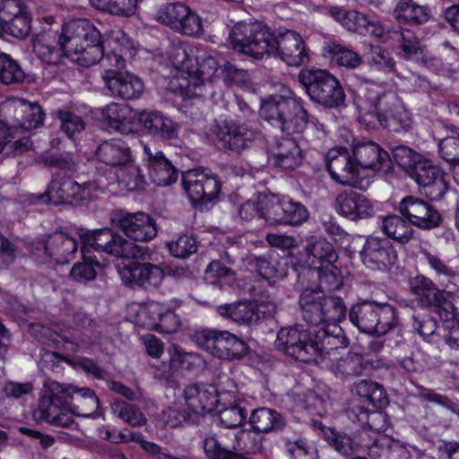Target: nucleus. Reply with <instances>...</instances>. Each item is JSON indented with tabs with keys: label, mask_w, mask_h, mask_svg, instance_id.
Returning <instances> with one entry per match:
<instances>
[{
	"label": "nucleus",
	"mask_w": 459,
	"mask_h": 459,
	"mask_svg": "<svg viewBox=\"0 0 459 459\" xmlns=\"http://www.w3.org/2000/svg\"><path fill=\"white\" fill-rule=\"evenodd\" d=\"M145 313L153 314L152 324L156 325L157 328L165 333H176L180 327V319L179 316L172 310L168 309L165 312H162V309L160 306L154 305L149 307Z\"/></svg>",
	"instance_id": "09e8293b"
},
{
	"label": "nucleus",
	"mask_w": 459,
	"mask_h": 459,
	"mask_svg": "<svg viewBox=\"0 0 459 459\" xmlns=\"http://www.w3.org/2000/svg\"><path fill=\"white\" fill-rule=\"evenodd\" d=\"M39 30L34 35L32 45L37 56L49 65H57L63 58L65 24L52 15L40 19Z\"/></svg>",
	"instance_id": "9b49d317"
},
{
	"label": "nucleus",
	"mask_w": 459,
	"mask_h": 459,
	"mask_svg": "<svg viewBox=\"0 0 459 459\" xmlns=\"http://www.w3.org/2000/svg\"><path fill=\"white\" fill-rule=\"evenodd\" d=\"M298 80L315 103L327 108L344 105V90L340 81L327 70L302 69Z\"/></svg>",
	"instance_id": "423d86ee"
},
{
	"label": "nucleus",
	"mask_w": 459,
	"mask_h": 459,
	"mask_svg": "<svg viewBox=\"0 0 459 459\" xmlns=\"http://www.w3.org/2000/svg\"><path fill=\"white\" fill-rule=\"evenodd\" d=\"M355 202H359V193L353 190H344L335 197L334 207L340 215L352 221Z\"/></svg>",
	"instance_id": "e2e57ef3"
},
{
	"label": "nucleus",
	"mask_w": 459,
	"mask_h": 459,
	"mask_svg": "<svg viewBox=\"0 0 459 459\" xmlns=\"http://www.w3.org/2000/svg\"><path fill=\"white\" fill-rule=\"evenodd\" d=\"M247 416V410L235 404L221 410L219 413V420L221 425L227 429H236L245 422Z\"/></svg>",
	"instance_id": "680f3d73"
},
{
	"label": "nucleus",
	"mask_w": 459,
	"mask_h": 459,
	"mask_svg": "<svg viewBox=\"0 0 459 459\" xmlns=\"http://www.w3.org/2000/svg\"><path fill=\"white\" fill-rule=\"evenodd\" d=\"M103 80L110 95L123 100L139 98L143 91V82L136 75L126 71L105 70Z\"/></svg>",
	"instance_id": "a878e982"
},
{
	"label": "nucleus",
	"mask_w": 459,
	"mask_h": 459,
	"mask_svg": "<svg viewBox=\"0 0 459 459\" xmlns=\"http://www.w3.org/2000/svg\"><path fill=\"white\" fill-rule=\"evenodd\" d=\"M82 245L92 247L98 252L120 258H135L142 255V247L110 228L89 230L81 235Z\"/></svg>",
	"instance_id": "f8f14e48"
},
{
	"label": "nucleus",
	"mask_w": 459,
	"mask_h": 459,
	"mask_svg": "<svg viewBox=\"0 0 459 459\" xmlns=\"http://www.w3.org/2000/svg\"><path fill=\"white\" fill-rule=\"evenodd\" d=\"M43 247V254L57 263L66 262L78 248L75 238L62 231L40 235L38 242Z\"/></svg>",
	"instance_id": "c756f323"
},
{
	"label": "nucleus",
	"mask_w": 459,
	"mask_h": 459,
	"mask_svg": "<svg viewBox=\"0 0 459 459\" xmlns=\"http://www.w3.org/2000/svg\"><path fill=\"white\" fill-rule=\"evenodd\" d=\"M288 459H318V451L304 436L299 426L292 424L281 437Z\"/></svg>",
	"instance_id": "473e14b6"
},
{
	"label": "nucleus",
	"mask_w": 459,
	"mask_h": 459,
	"mask_svg": "<svg viewBox=\"0 0 459 459\" xmlns=\"http://www.w3.org/2000/svg\"><path fill=\"white\" fill-rule=\"evenodd\" d=\"M393 160L408 175L423 157L405 145H397L392 149Z\"/></svg>",
	"instance_id": "5fc2aeb1"
},
{
	"label": "nucleus",
	"mask_w": 459,
	"mask_h": 459,
	"mask_svg": "<svg viewBox=\"0 0 459 459\" xmlns=\"http://www.w3.org/2000/svg\"><path fill=\"white\" fill-rule=\"evenodd\" d=\"M218 313L226 318L239 325L256 324L266 315L272 316L276 311V305L271 302H260L245 300L231 304L221 305L217 307Z\"/></svg>",
	"instance_id": "4be33fe9"
},
{
	"label": "nucleus",
	"mask_w": 459,
	"mask_h": 459,
	"mask_svg": "<svg viewBox=\"0 0 459 459\" xmlns=\"http://www.w3.org/2000/svg\"><path fill=\"white\" fill-rule=\"evenodd\" d=\"M196 76H192L195 88L201 86L205 82H210L218 68H221L219 60L211 54L200 52L196 57Z\"/></svg>",
	"instance_id": "de8ad7c7"
},
{
	"label": "nucleus",
	"mask_w": 459,
	"mask_h": 459,
	"mask_svg": "<svg viewBox=\"0 0 459 459\" xmlns=\"http://www.w3.org/2000/svg\"><path fill=\"white\" fill-rule=\"evenodd\" d=\"M187 407L195 415H204L213 410L218 402L217 389L203 383L188 385L183 391Z\"/></svg>",
	"instance_id": "c85d7f7f"
},
{
	"label": "nucleus",
	"mask_w": 459,
	"mask_h": 459,
	"mask_svg": "<svg viewBox=\"0 0 459 459\" xmlns=\"http://www.w3.org/2000/svg\"><path fill=\"white\" fill-rule=\"evenodd\" d=\"M249 352L248 344L228 331H219L213 356L222 359L239 360Z\"/></svg>",
	"instance_id": "c9c22d12"
},
{
	"label": "nucleus",
	"mask_w": 459,
	"mask_h": 459,
	"mask_svg": "<svg viewBox=\"0 0 459 459\" xmlns=\"http://www.w3.org/2000/svg\"><path fill=\"white\" fill-rule=\"evenodd\" d=\"M351 151L353 158L364 169L365 174L368 170L388 172L392 169L393 160L391 156L375 142L368 140L358 141L353 144Z\"/></svg>",
	"instance_id": "b1692460"
},
{
	"label": "nucleus",
	"mask_w": 459,
	"mask_h": 459,
	"mask_svg": "<svg viewBox=\"0 0 459 459\" xmlns=\"http://www.w3.org/2000/svg\"><path fill=\"white\" fill-rule=\"evenodd\" d=\"M111 411L132 427H140L146 423L143 413L135 405L117 400L111 403Z\"/></svg>",
	"instance_id": "3c124183"
},
{
	"label": "nucleus",
	"mask_w": 459,
	"mask_h": 459,
	"mask_svg": "<svg viewBox=\"0 0 459 459\" xmlns=\"http://www.w3.org/2000/svg\"><path fill=\"white\" fill-rule=\"evenodd\" d=\"M400 48L406 59H419L423 56V48L420 39L410 30L403 29L400 31Z\"/></svg>",
	"instance_id": "bf43d9fd"
},
{
	"label": "nucleus",
	"mask_w": 459,
	"mask_h": 459,
	"mask_svg": "<svg viewBox=\"0 0 459 459\" xmlns=\"http://www.w3.org/2000/svg\"><path fill=\"white\" fill-rule=\"evenodd\" d=\"M138 121L143 132L156 140L169 144H176L179 140V124L160 111L143 110L138 114Z\"/></svg>",
	"instance_id": "5701e85b"
},
{
	"label": "nucleus",
	"mask_w": 459,
	"mask_h": 459,
	"mask_svg": "<svg viewBox=\"0 0 459 459\" xmlns=\"http://www.w3.org/2000/svg\"><path fill=\"white\" fill-rule=\"evenodd\" d=\"M409 284L422 307L437 314L440 320L448 321L455 317L456 308L452 292L438 289L431 280L423 275L411 278Z\"/></svg>",
	"instance_id": "1a4fd4ad"
},
{
	"label": "nucleus",
	"mask_w": 459,
	"mask_h": 459,
	"mask_svg": "<svg viewBox=\"0 0 459 459\" xmlns=\"http://www.w3.org/2000/svg\"><path fill=\"white\" fill-rule=\"evenodd\" d=\"M346 412L351 421L358 422L363 427L368 426L369 429L377 428L376 420L382 416L381 412L370 411L358 402L351 403Z\"/></svg>",
	"instance_id": "864d4df0"
},
{
	"label": "nucleus",
	"mask_w": 459,
	"mask_h": 459,
	"mask_svg": "<svg viewBox=\"0 0 459 459\" xmlns=\"http://www.w3.org/2000/svg\"><path fill=\"white\" fill-rule=\"evenodd\" d=\"M287 195L260 193L262 219L271 226L283 225Z\"/></svg>",
	"instance_id": "4c0bfd02"
},
{
	"label": "nucleus",
	"mask_w": 459,
	"mask_h": 459,
	"mask_svg": "<svg viewBox=\"0 0 459 459\" xmlns=\"http://www.w3.org/2000/svg\"><path fill=\"white\" fill-rule=\"evenodd\" d=\"M304 251L307 255L308 266L316 269L325 265L336 264L339 255L333 247L326 238L319 236H309L306 238Z\"/></svg>",
	"instance_id": "2f4dec72"
},
{
	"label": "nucleus",
	"mask_w": 459,
	"mask_h": 459,
	"mask_svg": "<svg viewBox=\"0 0 459 459\" xmlns=\"http://www.w3.org/2000/svg\"><path fill=\"white\" fill-rule=\"evenodd\" d=\"M56 117L61 122V129L69 137H72L76 133H81L85 128V123L82 118L74 112L69 110H57L56 112Z\"/></svg>",
	"instance_id": "0e129e2a"
},
{
	"label": "nucleus",
	"mask_w": 459,
	"mask_h": 459,
	"mask_svg": "<svg viewBox=\"0 0 459 459\" xmlns=\"http://www.w3.org/2000/svg\"><path fill=\"white\" fill-rule=\"evenodd\" d=\"M15 119L21 128L30 130L43 125L45 114L40 105L22 100L15 109Z\"/></svg>",
	"instance_id": "a19ab883"
},
{
	"label": "nucleus",
	"mask_w": 459,
	"mask_h": 459,
	"mask_svg": "<svg viewBox=\"0 0 459 459\" xmlns=\"http://www.w3.org/2000/svg\"><path fill=\"white\" fill-rule=\"evenodd\" d=\"M233 48L255 59L264 55L279 57L290 66L308 62V51L300 34L286 28L272 30L260 22L238 23L230 34Z\"/></svg>",
	"instance_id": "f03ea898"
},
{
	"label": "nucleus",
	"mask_w": 459,
	"mask_h": 459,
	"mask_svg": "<svg viewBox=\"0 0 459 459\" xmlns=\"http://www.w3.org/2000/svg\"><path fill=\"white\" fill-rule=\"evenodd\" d=\"M259 115L287 135L303 133L308 123L304 102L295 95L273 94L261 99Z\"/></svg>",
	"instance_id": "20e7f679"
},
{
	"label": "nucleus",
	"mask_w": 459,
	"mask_h": 459,
	"mask_svg": "<svg viewBox=\"0 0 459 459\" xmlns=\"http://www.w3.org/2000/svg\"><path fill=\"white\" fill-rule=\"evenodd\" d=\"M221 71L223 81L226 85H245L248 81V74L247 70L238 68L235 65L223 60L221 65Z\"/></svg>",
	"instance_id": "69168bd1"
},
{
	"label": "nucleus",
	"mask_w": 459,
	"mask_h": 459,
	"mask_svg": "<svg viewBox=\"0 0 459 459\" xmlns=\"http://www.w3.org/2000/svg\"><path fill=\"white\" fill-rule=\"evenodd\" d=\"M112 221L127 238L140 242H148L157 236L158 229L155 220L143 212L115 213Z\"/></svg>",
	"instance_id": "aec40b11"
},
{
	"label": "nucleus",
	"mask_w": 459,
	"mask_h": 459,
	"mask_svg": "<svg viewBox=\"0 0 459 459\" xmlns=\"http://www.w3.org/2000/svg\"><path fill=\"white\" fill-rule=\"evenodd\" d=\"M394 17L400 23L408 26H420L431 18V10L428 5L420 4L414 0H398Z\"/></svg>",
	"instance_id": "f704fd0d"
},
{
	"label": "nucleus",
	"mask_w": 459,
	"mask_h": 459,
	"mask_svg": "<svg viewBox=\"0 0 459 459\" xmlns=\"http://www.w3.org/2000/svg\"><path fill=\"white\" fill-rule=\"evenodd\" d=\"M362 264L373 271L387 272L397 262V252L387 238L368 237L359 251Z\"/></svg>",
	"instance_id": "a211bd4d"
},
{
	"label": "nucleus",
	"mask_w": 459,
	"mask_h": 459,
	"mask_svg": "<svg viewBox=\"0 0 459 459\" xmlns=\"http://www.w3.org/2000/svg\"><path fill=\"white\" fill-rule=\"evenodd\" d=\"M98 160L111 167L127 166L133 162L128 144L121 139H111L101 143L95 151Z\"/></svg>",
	"instance_id": "72a5a7b5"
},
{
	"label": "nucleus",
	"mask_w": 459,
	"mask_h": 459,
	"mask_svg": "<svg viewBox=\"0 0 459 459\" xmlns=\"http://www.w3.org/2000/svg\"><path fill=\"white\" fill-rule=\"evenodd\" d=\"M369 454L377 455V459H410L411 454L409 450L399 444H393L384 446L378 444V441H374L372 446H368Z\"/></svg>",
	"instance_id": "6e6d98bb"
},
{
	"label": "nucleus",
	"mask_w": 459,
	"mask_h": 459,
	"mask_svg": "<svg viewBox=\"0 0 459 459\" xmlns=\"http://www.w3.org/2000/svg\"><path fill=\"white\" fill-rule=\"evenodd\" d=\"M326 169L336 183L361 191H366L372 182L371 177L364 173V169L353 158V153H350L345 147L328 152Z\"/></svg>",
	"instance_id": "6e6552de"
},
{
	"label": "nucleus",
	"mask_w": 459,
	"mask_h": 459,
	"mask_svg": "<svg viewBox=\"0 0 459 459\" xmlns=\"http://www.w3.org/2000/svg\"><path fill=\"white\" fill-rule=\"evenodd\" d=\"M75 385L59 383L51 379L45 380L39 408L34 415L39 419H48L53 413L65 410L72 411L73 392Z\"/></svg>",
	"instance_id": "f3484780"
},
{
	"label": "nucleus",
	"mask_w": 459,
	"mask_h": 459,
	"mask_svg": "<svg viewBox=\"0 0 459 459\" xmlns=\"http://www.w3.org/2000/svg\"><path fill=\"white\" fill-rule=\"evenodd\" d=\"M131 109L126 104L110 103L101 110V117L107 125L117 132L127 134L131 132Z\"/></svg>",
	"instance_id": "58836bf2"
},
{
	"label": "nucleus",
	"mask_w": 459,
	"mask_h": 459,
	"mask_svg": "<svg viewBox=\"0 0 459 459\" xmlns=\"http://www.w3.org/2000/svg\"><path fill=\"white\" fill-rule=\"evenodd\" d=\"M63 57L82 66H91L104 56L100 30L88 19H75L65 24Z\"/></svg>",
	"instance_id": "7ed1b4c3"
},
{
	"label": "nucleus",
	"mask_w": 459,
	"mask_h": 459,
	"mask_svg": "<svg viewBox=\"0 0 459 459\" xmlns=\"http://www.w3.org/2000/svg\"><path fill=\"white\" fill-rule=\"evenodd\" d=\"M181 184L192 204L201 210L212 207L221 189L218 175L204 168L184 171Z\"/></svg>",
	"instance_id": "0eeeda50"
},
{
	"label": "nucleus",
	"mask_w": 459,
	"mask_h": 459,
	"mask_svg": "<svg viewBox=\"0 0 459 459\" xmlns=\"http://www.w3.org/2000/svg\"><path fill=\"white\" fill-rule=\"evenodd\" d=\"M301 287L298 304L301 317L308 325L281 327L274 345L297 361L318 363L332 351L348 347L350 341L342 328L330 331L326 326L344 320L347 307L342 298L326 295L320 287Z\"/></svg>",
	"instance_id": "f257e3e1"
},
{
	"label": "nucleus",
	"mask_w": 459,
	"mask_h": 459,
	"mask_svg": "<svg viewBox=\"0 0 459 459\" xmlns=\"http://www.w3.org/2000/svg\"><path fill=\"white\" fill-rule=\"evenodd\" d=\"M348 316L359 332L376 337L384 336L398 324L394 306L371 299H364L352 305Z\"/></svg>",
	"instance_id": "39448f33"
},
{
	"label": "nucleus",
	"mask_w": 459,
	"mask_h": 459,
	"mask_svg": "<svg viewBox=\"0 0 459 459\" xmlns=\"http://www.w3.org/2000/svg\"><path fill=\"white\" fill-rule=\"evenodd\" d=\"M309 217L307 207L299 202L286 197L285 216L283 225L299 226L305 222Z\"/></svg>",
	"instance_id": "4d7b16f0"
},
{
	"label": "nucleus",
	"mask_w": 459,
	"mask_h": 459,
	"mask_svg": "<svg viewBox=\"0 0 459 459\" xmlns=\"http://www.w3.org/2000/svg\"><path fill=\"white\" fill-rule=\"evenodd\" d=\"M123 282L131 287H159L165 276L164 269L152 263L133 261L119 270Z\"/></svg>",
	"instance_id": "393cba45"
},
{
	"label": "nucleus",
	"mask_w": 459,
	"mask_h": 459,
	"mask_svg": "<svg viewBox=\"0 0 459 459\" xmlns=\"http://www.w3.org/2000/svg\"><path fill=\"white\" fill-rule=\"evenodd\" d=\"M213 133L221 148L239 154L248 148L255 131L247 122L228 117L214 126Z\"/></svg>",
	"instance_id": "dca6fc26"
},
{
	"label": "nucleus",
	"mask_w": 459,
	"mask_h": 459,
	"mask_svg": "<svg viewBox=\"0 0 459 459\" xmlns=\"http://www.w3.org/2000/svg\"><path fill=\"white\" fill-rule=\"evenodd\" d=\"M178 375V362L169 359L168 361H162L155 366L154 377L167 386L174 387L177 385V377Z\"/></svg>",
	"instance_id": "052dcab7"
},
{
	"label": "nucleus",
	"mask_w": 459,
	"mask_h": 459,
	"mask_svg": "<svg viewBox=\"0 0 459 459\" xmlns=\"http://www.w3.org/2000/svg\"><path fill=\"white\" fill-rule=\"evenodd\" d=\"M143 153L149 177L153 184L166 186L178 180L179 170L161 151L152 152L149 146L145 145Z\"/></svg>",
	"instance_id": "bb28decb"
},
{
	"label": "nucleus",
	"mask_w": 459,
	"mask_h": 459,
	"mask_svg": "<svg viewBox=\"0 0 459 459\" xmlns=\"http://www.w3.org/2000/svg\"><path fill=\"white\" fill-rule=\"evenodd\" d=\"M409 176L429 200L442 199L448 188L446 173L430 160L423 158L418 161Z\"/></svg>",
	"instance_id": "6ab92c4d"
},
{
	"label": "nucleus",
	"mask_w": 459,
	"mask_h": 459,
	"mask_svg": "<svg viewBox=\"0 0 459 459\" xmlns=\"http://www.w3.org/2000/svg\"><path fill=\"white\" fill-rule=\"evenodd\" d=\"M442 158L449 163H459V137L447 136L442 139L438 144Z\"/></svg>",
	"instance_id": "774afa93"
},
{
	"label": "nucleus",
	"mask_w": 459,
	"mask_h": 459,
	"mask_svg": "<svg viewBox=\"0 0 459 459\" xmlns=\"http://www.w3.org/2000/svg\"><path fill=\"white\" fill-rule=\"evenodd\" d=\"M248 424L251 430L257 434L279 433L281 437L293 423L275 409L260 407L251 411Z\"/></svg>",
	"instance_id": "cd10ccee"
},
{
	"label": "nucleus",
	"mask_w": 459,
	"mask_h": 459,
	"mask_svg": "<svg viewBox=\"0 0 459 459\" xmlns=\"http://www.w3.org/2000/svg\"><path fill=\"white\" fill-rule=\"evenodd\" d=\"M398 210L411 224L421 230L437 228L442 222L441 214L433 205L413 195L403 198Z\"/></svg>",
	"instance_id": "412c9836"
},
{
	"label": "nucleus",
	"mask_w": 459,
	"mask_h": 459,
	"mask_svg": "<svg viewBox=\"0 0 459 459\" xmlns=\"http://www.w3.org/2000/svg\"><path fill=\"white\" fill-rule=\"evenodd\" d=\"M32 16L22 0L0 1V37L8 34L24 39L31 31Z\"/></svg>",
	"instance_id": "4468645a"
},
{
	"label": "nucleus",
	"mask_w": 459,
	"mask_h": 459,
	"mask_svg": "<svg viewBox=\"0 0 459 459\" xmlns=\"http://www.w3.org/2000/svg\"><path fill=\"white\" fill-rule=\"evenodd\" d=\"M293 269L297 272L298 284L304 286L311 274L316 273L320 286L325 287L328 291L339 290L343 283L341 270L335 264L325 265L316 269L304 266V264L294 262L291 259Z\"/></svg>",
	"instance_id": "7c9ffc66"
},
{
	"label": "nucleus",
	"mask_w": 459,
	"mask_h": 459,
	"mask_svg": "<svg viewBox=\"0 0 459 459\" xmlns=\"http://www.w3.org/2000/svg\"><path fill=\"white\" fill-rule=\"evenodd\" d=\"M85 248L86 247L82 245L81 251L83 256V262L74 264L69 273L71 279L81 283L93 281L97 275L94 264L91 261H87ZM95 264L98 265L99 263L95 262Z\"/></svg>",
	"instance_id": "13d9d810"
},
{
	"label": "nucleus",
	"mask_w": 459,
	"mask_h": 459,
	"mask_svg": "<svg viewBox=\"0 0 459 459\" xmlns=\"http://www.w3.org/2000/svg\"><path fill=\"white\" fill-rule=\"evenodd\" d=\"M379 124L392 132L407 131L411 127V117L401 98L392 91L379 94L375 102Z\"/></svg>",
	"instance_id": "2eb2a0df"
},
{
	"label": "nucleus",
	"mask_w": 459,
	"mask_h": 459,
	"mask_svg": "<svg viewBox=\"0 0 459 459\" xmlns=\"http://www.w3.org/2000/svg\"><path fill=\"white\" fill-rule=\"evenodd\" d=\"M272 147L274 152V163L278 167L294 169L301 164L302 151L293 138H274Z\"/></svg>",
	"instance_id": "e433bc0d"
},
{
	"label": "nucleus",
	"mask_w": 459,
	"mask_h": 459,
	"mask_svg": "<svg viewBox=\"0 0 459 459\" xmlns=\"http://www.w3.org/2000/svg\"><path fill=\"white\" fill-rule=\"evenodd\" d=\"M25 73L20 65L9 55L0 54V82L4 84L21 83Z\"/></svg>",
	"instance_id": "603ef678"
},
{
	"label": "nucleus",
	"mask_w": 459,
	"mask_h": 459,
	"mask_svg": "<svg viewBox=\"0 0 459 459\" xmlns=\"http://www.w3.org/2000/svg\"><path fill=\"white\" fill-rule=\"evenodd\" d=\"M351 391L377 410H381L389 403L383 385L372 380L361 379L354 383Z\"/></svg>",
	"instance_id": "ea45409f"
},
{
	"label": "nucleus",
	"mask_w": 459,
	"mask_h": 459,
	"mask_svg": "<svg viewBox=\"0 0 459 459\" xmlns=\"http://www.w3.org/2000/svg\"><path fill=\"white\" fill-rule=\"evenodd\" d=\"M169 253L178 259H186L198 250V240L194 234H179L166 242Z\"/></svg>",
	"instance_id": "49530a36"
},
{
	"label": "nucleus",
	"mask_w": 459,
	"mask_h": 459,
	"mask_svg": "<svg viewBox=\"0 0 459 459\" xmlns=\"http://www.w3.org/2000/svg\"><path fill=\"white\" fill-rule=\"evenodd\" d=\"M322 437L339 455L348 459L358 452V443L344 432L334 429H323Z\"/></svg>",
	"instance_id": "79ce46f5"
},
{
	"label": "nucleus",
	"mask_w": 459,
	"mask_h": 459,
	"mask_svg": "<svg viewBox=\"0 0 459 459\" xmlns=\"http://www.w3.org/2000/svg\"><path fill=\"white\" fill-rule=\"evenodd\" d=\"M96 189L94 182L86 181L79 183L72 176L56 173L48 184L46 191L36 196L42 204H79L91 197V192Z\"/></svg>",
	"instance_id": "9d476101"
},
{
	"label": "nucleus",
	"mask_w": 459,
	"mask_h": 459,
	"mask_svg": "<svg viewBox=\"0 0 459 459\" xmlns=\"http://www.w3.org/2000/svg\"><path fill=\"white\" fill-rule=\"evenodd\" d=\"M236 262V258L227 250L220 254V257L212 259L205 269V280L210 284H217L219 280L227 277H233L235 272L231 269Z\"/></svg>",
	"instance_id": "37998d69"
},
{
	"label": "nucleus",
	"mask_w": 459,
	"mask_h": 459,
	"mask_svg": "<svg viewBox=\"0 0 459 459\" xmlns=\"http://www.w3.org/2000/svg\"><path fill=\"white\" fill-rule=\"evenodd\" d=\"M326 51L332 62L340 66L354 69L362 64V58L358 53L342 45L329 44Z\"/></svg>",
	"instance_id": "8fccbe9b"
},
{
	"label": "nucleus",
	"mask_w": 459,
	"mask_h": 459,
	"mask_svg": "<svg viewBox=\"0 0 459 459\" xmlns=\"http://www.w3.org/2000/svg\"><path fill=\"white\" fill-rule=\"evenodd\" d=\"M411 225L403 216L389 215L383 220L382 228L389 238L405 244L411 239L415 232Z\"/></svg>",
	"instance_id": "c03bdc74"
},
{
	"label": "nucleus",
	"mask_w": 459,
	"mask_h": 459,
	"mask_svg": "<svg viewBox=\"0 0 459 459\" xmlns=\"http://www.w3.org/2000/svg\"><path fill=\"white\" fill-rule=\"evenodd\" d=\"M72 410L80 406H85L89 410L96 411L100 407V400L94 390L89 387H74L73 392Z\"/></svg>",
	"instance_id": "338daca9"
},
{
	"label": "nucleus",
	"mask_w": 459,
	"mask_h": 459,
	"mask_svg": "<svg viewBox=\"0 0 459 459\" xmlns=\"http://www.w3.org/2000/svg\"><path fill=\"white\" fill-rule=\"evenodd\" d=\"M156 19L182 35L198 38L204 32L199 15L181 2L162 4L157 12Z\"/></svg>",
	"instance_id": "ddd939ff"
},
{
	"label": "nucleus",
	"mask_w": 459,
	"mask_h": 459,
	"mask_svg": "<svg viewBox=\"0 0 459 459\" xmlns=\"http://www.w3.org/2000/svg\"><path fill=\"white\" fill-rule=\"evenodd\" d=\"M90 4L96 10L119 17H130L136 12L138 0H90Z\"/></svg>",
	"instance_id": "a18cd8bd"
}]
</instances>
